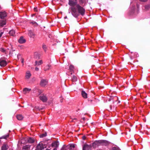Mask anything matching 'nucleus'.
<instances>
[{"mask_svg":"<svg viewBox=\"0 0 150 150\" xmlns=\"http://www.w3.org/2000/svg\"><path fill=\"white\" fill-rule=\"evenodd\" d=\"M67 18V17H65L64 18Z\"/></svg>","mask_w":150,"mask_h":150,"instance_id":"nucleus-47","label":"nucleus"},{"mask_svg":"<svg viewBox=\"0 0 150 150\" xmlns=\"http://www.w3.org/2000/svg\"><path fill=\"white\" fill-rule=\"evenodd\" d=\"M135 55L136 57H137L138 56V54L136 52L135 53Z\"/></svg>","mask_w":150,"mask_h":150,"instance_id":"nucleus-39","label":"nucleus"},{"mask_svg":"<svg viewBox=\"0 0 150 150\" xmlns=\"http://www.w3.org/2000/svg\"><path fill=\"white\" fill-rule=\"evenodd\" d=\"M0 51L6 54H7L8 52L7 50L5 49L3 47H1L0 48Z\"/></svg>","mask_w":150,"mask_h":150,"instance_id":"nucleus-14","label":"nucleus"},{"mask_svg":"<svg viewBox=\"0 0 150 150\" xmlns=\"http://www.w3.org/2000/svg\"><path fill=\"white\" fill-rule=\"evenodd\" d=\"M81 95L84 98H87V94L84 91H82Z\"/></svg>","mask_w":150,"mask_h":150,"instance_id":"nucleus-15","label":"nucleus"},{"mask_svg":"<svg viewBox=\"0 0 150 150\" xmlns=\"http://www.w3.org/2000/svg\"><path fill=\"white\" fill-rule=\"evenodd\" d=\"M9 33L10 34V35L14 36L15 32L14 30H10L9 32Z\"/></svg>","mask_w":150,"mask_h":150,"instance_id":"nucleus-24","label":"nucleus"},{"mask_svg":"<svg viewBox=\"0 0 150 150\" xmlns=\"http://www.w3.org/2000/svg\"><path fill=\"white\" fill-rule=\"evenodd\" d=\"M17 119L19 120H21L23 119V116L21 115H17L16 116Z\"/></svg>","mask_w":150,"mask_h":150,"instance_id":"nucleus-17","label":"nucleus"},{"mask_svg":"<svg viewBox=\"0 0 150 150\" xmlns=\"http://www.w3.org/2000/svg\"><path fill=\"white\" fill-rule=\"evenodd\" d=\"M120 101H118V103H120Z\"/></svg>","mask_w":150,"mask_h":150,"instance_id":"nucleus-46","label":"nucleus"},{"mask_svg":"<svg viewBox=\"0 0 150 150\" xmlns=\"http://www.w3.org/2000/svg\"><path fill=\"white\" fill-rule=\"evenodd\" d=\"M43 63L42 61V60H39L38 61H36L35 62V64L36 65H39Z\"/></svg>","mask_w":150,"mask_h":150,"instance_id":"nucleus-19","label":"nucleus"},{"mask_svg":"<svg viewBox=\"0 0 150 150\" xmlns=\"http://www.w3.org/2000/svg\"><path fill=\"white\" fill-rule=\"evenodd\" d=\"M47 136L46 133H44L40 135V138H43V137H45Z\"/></svg>","mask_w":150,"mask_h":150,"instance_id":"nucleus-27","label":"nucleus"},{"mask_svg":"<svg viewBox=\"0 0 150 150\" xmlns=\"http://www.w3.org/2000/svg\"><path fill=\"white\" fill-rule=\"evenodd\" d=\"M30 146L29 145H25L24 146L22 149L25 150H29L30 149Z\"/></svg>","mask_w":150,"mask_h":150,"instance_id":"nucleus-16","label":"nucleus"},{"mask_svg":"<svg viewBox=\"0 0 150 150\" xmlns=\"http://www.w3.org/2000/svg\"><path fill=\"white\" fill-rule=\"evenodd\" d=\"M118 100V98L116 96H110V98L108 99L109 101H110L112 100H113V102L117 101Z\"/></svg>","mask_w":150,"mask_h":150,"instance_id":"nucleus-7","label":"nucleus"},{"mask_svg":"<svg viewBox=\"0 0 150 150\" xmlns=\"http://www.w3.org/2000/svg\"><path fill=\"white\" fill-rule=\"evenodd\" d=\"M82 119L84 120H85V117H83L82 118Z\"/></svg>","mask_w":150,"mask_h":150,"instance_id":"nucleus-43","label":"nucleus"},{"mask_svg":"<svg viewBox=\"0 0 150 150\" xmlns=\"http://www.w3.org/2000/svg\"><path fill=\"white\" fill-rule=\"evenodd\" d=\"M21 62L23 64V62H24V59H23V58H21Z\"/></svg>","mask_w":150,"mask_h":150,"instance_id":"nucleus-38","label":"nucleus"},{"mask_svg":"<svg viewBox=\"0 0 150 150\" xmlns=\"http://www.w3.org/2000/svg\"><path fill=\"white\" fill-rule=\"evenodd\" d=\"M30 23L32 24L33 25H34L35 26H36L38 25V24L35 22L34 21H33L30 22Z\"/></svg>","mask_w":150,"mask_h":150,"instance_id":"nucleus-30","label":"nucleus"},{"mask_svg":"<svg viewBox=\"0 0 150 150\" xmlns=\"http://www.w3.org/2000/svg\"><path fill=\"white\" fill-rule=\"evenodd\" d=\"M29 35L31 37L34 38L35 36V34L31 31H29L28 33Z\"/></svg>","mask_w":150,"mask_h":150,"instance_id":"nucleus-20","label":"nucleus"},{"mask_svg":"<svg viewBox=\"0 0 150 150\" xmlns=\"http://www.w3.org/2000/svg\"><path fill=\"white\" fill-rule=\"evenodd\" d=\"M71 13L74 17L76 18L79 15V13L81 15L83 16L85 13L84 9L79 4H76V8L73 6L71 7Z\"/></svg>","mask_w":150,"mask_h":150,"instance_id":"nucleus-1","label":"nucleus"},{"mask_svg":"<svg viewBox=\"0 0 150 150\" xmlns=\"http://www.w3.org/2000/svg\"><path fill=\"white\" fill-rule=\"evenodd\" d=\"M52 146H54L56 147H57L58 146V143L57 142H55L52 144Z\"/></svg>","mask_w":150,"mask_h":150,"instance_id":"nucleus-21","label":"nucleus"},{"mask_svg":"<svg viewBox=\"0 0 150 150\" xmlns=\"http://www.w3.org/2000/svg\"><path fill=\"white\" fill-rule=\"evenodd\" d=\"M36 92H38L39 93V94H38V95H39L40 94V91L39 90H38V89H36L35 90H34L33 91V92L35 93H36Z\"/></svg>","mask_w":150,"mask_h":150,"instance_id":"nucleus-31","label":"nucleus"},{"mask_svg":"<svg viewBox=\"0 0 150 150\" xmlns=\"http://www.w3.org/2000/svg\"><path fill=\"white\" fill-rule=\"evenodd\" d=\"M75 147V146L74 144H72L70 145V147L71 148H74Z\"/></svg>","mask_w":150,"mask_h":150,"instance_id":"nucleus-33","label":"nucleus"},{"mask_svg":"<svg viewBox=\"0 0 150 150\" xmlns=\"http://www.w3.org/2000/svg\"><path fill=\"white\" fill-rule=\"evenodd\" d=\"M18 42L20 44H23L25 42L26 40L23 36H21L18 40Z\"/></svg>","mask_w":150,"mask_h":150,"instance_id":"nucleus-9","label":"nucleus"},{"mask_svg":"<svg viewBox=\"0 0 150 150\" xmlns=\"http://www.w3.org/2000/svg\"><path fill=\"white\" fill-rule=\"evenodd\" d=\"M72 81L73 82H75L77 80V77L75 76H73L72 78Z\"/></svg>","mask_w":150,"mask_h":150,"instance_id":"nucleus-23","label":"nucleus"},{"mask_svg":"<svg viewBox=\"0 0 150 150\" xmlns=\"http://www.w3.org/2000/svg\"><path fill=\"white\" fill-rule=\"evenodd\" d=\"M53 150H57L56 148H54Z\"/></svg>","mask_w":150,"mask_h":150,"instance_id":"nucleus-42","label":"nucleus"},{"mask_svg":"<svg viewBox=\"0 0 150 150\" xmlns=\"http://www.w3.org/2000/svg\"><path fill=\"white\" fill-rule=\"evenodd\" d=\"M51 65H50L49 64L47 65L45 68V70H47L49 69L50 68V67Z\"/></svg>","mask_w":150,"mask_h":150,"instance_id":"nucleus-28","label":"nucleus"},{"mask_svg":"<svg viewBox=\"0 0 150 150\" xmlns=\"http://www.w3.org/2000/svg\"><path fill=\"white\" fill-rule=\"evenodd\" d=\"M48 82V81L46 79H42L40 81V85L42 86H44L46 85Z\"/></svg>","mask_w":150,"mask_h":150,"instance_id":"nucleus-5","label":"nucleus"},{"mask_svg":"<svg viewBox=\"0 0 150 150\" xmlns=\"http://www.w3.org/2000/svg\"><path fill=\"white\" fill-rule=\"evenodd\" d=\"M76 120V118H74L73 119V120Z\"/></svg>","mask_w":150,"mask_h":150,"instance_id":"nucleus-44","label":"nucleus"},{"mask_svg":"<svg viewBox=\"0 0 150 150\" xmlns=\"http://www.w3.org/2000/svg\"><path fill=\"white\" fill-rule=\"evenodd\" d=\"M6 24V21L1 20L0 21V25L1 26H3Z\"/></svg>","mask_w":150,"mask_h":150,"instance_id":"nucleus-22","label":"nucleus"},{"mask_svg":"<svg viewBox=\"0 0 150 150\" xmlns=\"http://www.w3.org/2000/svg\"><path fill=\"white\" fill-rule=\"evenodd\" d=\"M91 146L87 144L85 145L83 149V150H91Z\"/></svg>","mask_w":150,"mask_h":150,"instance_id":"nucleus-8","label":"nucleus"},{"mask_svg":"<svg viewBox=\"0 0 150 150\" xmlns=\"http://www.w3.org/2000/svg\"><path fill=\"white\" fill-rule=\"evenodd\" d=\"M6 16V13L5 12H1L0 13V17L1 18H4Z\"/></svg>","mask_w":150,"mask_h":150,"instance_id":"nucleus-11","label":"nucleus"},{"mask_svg":"<svg viewBox=\"0 0 150 150\" xmlns=\"http://www.w3.org/2000/svg\"><path fill=\"white\" fill-rule=\"evenodd\" d=\"M1 6H0V9H1Z\"/></svg>","mask_w":150,"mask_h":150,"instance_id":"nucleus-45","label":"nucleus"},{"mask_svg":"<svg viewBox=\"0 0 150 150\" xmlns=\"http://www.w3.org/2000/svg\"><path fill=\"white\" fill-rule=\"evenodd\" d=\"M86 139V137L85 136H83L82 137V139L83 140H85Z\"/></svg>","mask_w":150,"mask_h":150,"instance_id":"nucleus-35","label":"nucleus"},{"mask_svg":"<svg viewBox=\"0 0 150 150\" xmlns=\"http://www.w3.org/2000/svg\"><path fill=\"white\" fill-rule=\"evenodd\" d=\"M7 146L5 145H3L1 148V150H7Z\"/></svg>","mask_w":150,"mask_h":150,"instance_id":"nucleus-26","label":"nucleus"},{"mask_svg":"<svg viewBox=\"0 0 150 150\" xmlns=\"http://www.w3.org/2000/svg\"><path fill=\"white\" fill-rule=\"evenodd\" d=\"M108 143V142L103 140L96 141L92 144V146L94 148L100 145V144H104L106 145Z\"/></svg>","mask_w":150,"mask_h":150,"instance_id":"nucleus-2","label":"nucleus"},{"mask_svg":"<svg viewBox=\"0 0 150 150\" xmlns=\"http://www.w3.org/2000/svg\"><path fill=\"white\" fill-rule=\"evenodd\" d=\"M31 75L30 73V72L29 71H27L25 73V78L26 79H29Z\"/></svg>","mask_w":150,"mask_h":150,"instance_id":"nucleus-10","label":"nucleus"},{"mask_svg":"<svg viewBox=\"0 0 150 150\" xmlns=\"http://www.w3.org/2000/svg\"><path fill=\"white\" fill-rule=\"evenodd\" d=\"M31 90V89L27 88H25L23 89L24 93L26 94L28 92H29Z\"/></svg>","mask_w":150,"mask_h":150,"instance_id":"nucleus-18","label":"nucleus"},{"mask_svg":"<svg viewBox=\"0 0 150 150\" xmlns=\"http://www.w3.org/2000/svg\"><path fill=\"white\" fill-rule=\"evenodd\" d=\"M7 65L6 62L2 59H0V65L3 67Z\"/></svg>","mask_w":150,"mask_h":150,"instance_id":"nucleus-6","label":"nucleus"},{"mask_svg":"<svg viewBox=\"0 0 150 150\" xmlns=\"http://www.w3.org/2000/svg\"><path fill=\"white\" fill-rule=\"evenodd\" d=\"M71 74H72V73H71Z\"/></svg>","mask_w":150,"mask_h":150,"instance_id":"nucleus-48","label":"nucleus"},{"mask_svg":"<svg viewBox=\"0 0 150 150\" xmlns=\"http://www.w3.org/2000/svg\"><path fill=\"white\" fill-rule=\"evenodd\" d=\"M37 7H35L34 8V11H37Z\"/></svg>","mask_w":150,"mask_h":150,"instance_id":"nucleus-34","label":"nucleus"},{"mask_svg":"<svg viewBox=\"0 0 150 150\" xmlns=\"http://www.w3.org/2000/svg\"><path fill=\"white\" fill-rule=\"evenodd\" d=\"M35 70L36 71H38L39 70V68L37 67H36L35 69Z\"/></svg>","mask_w":150,"mask_h":150,"instance_id":"nucleus-40","label":"nucleus"},{"mask_svg":"<svg viewBox=\"0 0 150 150\" xmlns=\"http://www.w3.org/2000/svg\"><path fill=\"white\" fill-rule=\"evenodd\" d=\"M112 150H120V149L117 147H114L112 148Z\"/></svg>","mask_w":150,"mask_h":150,"instance_id":"nucleus-29","label":"nucleus"},{"mask_svg":"<svg viewBox=\"0 0 150 150\" xmlns=\"http://www.w3.org/2000/svg\"><path fill=\"white\" fill-rule=\"evenodd\" d=\"M42 145L40 143H39L36 146V149L35 150H42Z\"/></svg>","mask_w":150,"mask_h":150,"instance_id":"nucleus-12","label":"nucleus"},{"mask_svg":"<svg viewBox=\"0 0 150 150\" xmlns=\"http://www.w3.org/2000/svg\"><path fill=\"white\" fill-rule=\"evenodd\" d=\"M35 141V139L31 137H30L28 139V142L29 143H33Z\"/></svg>","mask_w":150,"mask_h":150,"instance_id":"nucleus-13","label":"nucleus"},{"mask_svg":"<svg viewBox=\"0 0 150 150\" xmlns=\"http://www.w3.org/2000/svg\"><path fill=\"white\" fill-rule=\"evenodd\" d=\"M74 66L71 65H70L69 67V70L71 72L73 71L74 70Z\"/></svg>","mask_w":150,"mask_h":150,"instance_id":"nucleus-25","label":"nucleus"},{"mask_svg":"<svg viewBox=\"0 0 150 150\" xmlns=\"http://www.w3.org/2000/svg\"><path fill=\"white\" fill-rule=\"evenodd\" d=\"M43 48L45 50V49L46 48V46L45 45H43L42 46Z\"/></svg>","mask_w":150,"mask_h":150,"instance_id":"nucleus-36","label":"nucleus"},{"mask_svg":"<svg viewBox=\"0 0 150 150\" xmlns=\"http://www.w3.org/2000/svg\"><path fill=\"white\" fill-rule=\"evenodd\" d=\"M39 98L40 100L44 102H46L47 100L46 96L43 95H41L40 96Z\"/></svg>","mask_w":150,"mask_h":150,"instance_id":"nucleus-4","label":"nucleus"},{"mask_svg":"<svg viewBox=\"0 0 150 150\" xmlns=\"http://www.w3.org/2000/svg\"><path fill=\"white\" fill-rule=\"evenodd\" d=\"M77 0H69V4L70 6H74L77 4Z\"/></svg>","mask_w":150,"mask_h":150,"instance_id":"nucleus-3","label":"nucleus"},{"mask_svg":"<svg viewBox=\"0 0 150 150\" xmlns=\"http://www.w3.org/2000/svg\"><path fill=\"white\" fill-rule=\"evenodd\" d=\"M110 110H112V105H110Z\"/></svg>","mask_w":150,"mask_h":150,"instance_id":"nucleus-41","label":"nucleus"},{"mask_svg":"<svg viewBox=\"0 0 150 150\" xmlns=\"http://www.w3.org/2000/svg\"><path fill=\"white\" fill-rule=\"evenodd\" d=\"M139 1H142V2H146V1L148 0H139Z\"/></svg>","mask_w":150,"mask_h":150,"instance_id":"nucleus-37","label":"nucleus"},{"mask_svg":"<svg viewBox=\"0 0 150 150\" xmlns=\"http://www.w3.org/2000/svg\"><path fill=\"white\" fill-rule=\"evenodd\" d=\"M8 136H9V135L8 134L2 137L1 138H3V139H6L8 137Z\"/></svg>","mask_w":150,"mask_h":150,"instance_id":"nucleus-32","label":"nucleus"}]
</instances>
